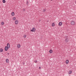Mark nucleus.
<instances>
[{"label": "nucleus", "instance_id": "1", "mask_svg": "<svg viewBox=\"0 0 76 76\" xmlns=\"http://www.w3.org/2000/svg\"><path fill=\"white\" fill-rule=\"evenodd\" d=\"M71 25H75V22L73 21H72L71 22Z\"/></svg>", "mask_w": 76, "mask_h": 76}, {"label": "nucleus", "instance_id": "2", "mask_svg": "<svg viewBox=\"0 0 76 76\" xmlns=\"http://www.w3.org/2000/svg\"><path fill=\"white\" fill-rule=\"evenodd\" d=\"M19 23V21L16 20L15 21V25H18Z\"/></svg>", "mask_w": 76, "mask_h": 76}, {"label": "nucleus", "instance_id": "3", "mask_svg": "<svg viewBox=\"0 0 76 76\" xmlns=\"http://www.w3.org/2000/svg\"><path fill=\"white\" fill-rule=\"evenodd\" d=\"M31 32H35V28H33L31 30Z\"/></svg>", "mask_w": 76, "mask_h": 76}, {"label": "nucleus", "instance_id": "4", "mask_svg": "<svg viewBox=\"0 0 76 76\" xmlns=\"http://www.w3.org/2000/svg\"><path fill=\"white\" fill-rule=\"evenodd\" d=\"M17 47L18 48H20V45L19 44H17Z\"/></svg>", "mask_w": 76, "mask_h": 76}, {"label": "nucleus", "instance_id": "5", "mask_svg": "<svg viewBox=\"0 0 76 76\" xmlns=\"http://www.w3.org/2000/svg\"><path fill=\"white\" fill-rule=\"evenodd\" d=\"M7 47L8 49H9V48H10V44H9V43H8L7 44Z\"/></svg>", "mask_w": 76, "mask_h": 76}, {"label": "nucleus", "instance_id": "6", "mask_svg": "<svg viewBox=\"0 0 76 76\" xmlns=\"http://www.w3.org/2000/svg\"><path fill=\"white\" fill-rule=\"evenodd\" d=\"M62 22H60L58 23L59 26H61L62 25Z\"/></svg>", "mask_w": 76, "mask_h": 76}, {"label": "nucleus", "instance_id": "7", "mask_svg": "<svg viewBox=\"0 0 76 76\" xmlns=\"http://www.w3.org/2000/svg\"><path fill=\"white\" fill-rule=\"evenodd\" d=\"M6 62L7 63H9V60L8 59H6Z\"/></svg>", "mask_w": 76, "mask_h": 76}, {"label": "nucleus", "instance_id": "8", "mask_svg": "<svg viewBox=\"0 0 76 76\" xmlns=\"http://www.w3.org/2000/svg\"><path fill=\"white\" fill-rule=\"evenodd\" d=\"M65 41L67 43V42H69V39L66 38V39H65Z\"/></svg>", "mask_w": 76, "mask_h": 76}, {"label": "nucleus", "instance_id": "9", "mask_svg": "<svg viewBox=\"0 0 76 76\" xmlns=\"http://www.w3.org/2000/svg\"><path fill=\"white\" fill-rule=\"evenodd\" d=\"M55 26V23H53L52 24V26L53 27H54V26Z\"/></svg>", "mask_w": 76, "mask_h": 76}, {"label": "nucleus", "instance_id": "10", "mask_svg": "<svg viewBox=\"0 0 76 76\" xmlns=\"http://www.w3.org/2000/svg\"><path fill=\"white\" fill-rule=\"evenodd\" d=\"M69 60H66V64H67L69 63Z\"/></svg>", "mask_w": 76, "mask_h": 76}, {"label": "nucleus", "instance_id": "11", "mask_svg": "<svg viewBox=\"0 0 76 76\" xmlns=\"http://www.w3.org/2000/svg\"><path fill=\"white\" fill-rule=\"evenodd\" d=\"M5 51H7V50H8V48L7 46L5 47Z\"/></svg>", "mask_w": 76, "mask_h": 76}, {"label": "nucleus", "instance_id": "12", "mask_svg": "<svg viewBox=\"0 0 76 76\" xmlns=\"http://www.w3.org/2000/svg\"><path fill=\"white\" fill-rule=\"evenodd\" d=\"M72 71H69L68 73L69 75H70V74H72Z\"/></svg>", "mask_w": 76, "mask_h": 76}, {"label": "nucleus", "instance_id": "13", "mask_svg": "<svg viewBox=\"0 0 76 76\" xmlns=\"http://www.w3.org/2000/svg\"><path fill=\"white\" fill-rule=\"evenodd\" d=\"M3 51V49H0V53H2Z\"/></svg>", "mask_w": 76, "mask_h": 76}, {"label": "nucleus", "instance_id": "14", "mask_svg": "<svg viewBox=\"0 0 76 76\" xmlns=\"http://www.w3.org/2000/svg\"><path fill=\"white\" fill-rule=\"evenodd\" d=\"M16 18L15 17H14L12 18V20H16Z\"/></svg>", "mask_w": 76, "mask_h": 76}, {"label": "nucleus", "instance_id": "15", "mask_svg": "<svg viewBox=\"0 0 76 76\" xmlns=\"http://www.w3.org/2000/svg\"><path fill=\"white\" fill-rule=\"evenodd\" d=\"M11 15L12 16H13L15 15V13H14V12H12Z\"/></svg>", "mask_w": 76, "mask_h": 76}, {"label": "nucleus", "instance_id": "16", "mask_svg": "<svg viewBox=\"0 0 76 76\" xmlns=\"http://www.w3.org/2000/svg\"><path fill=\"white\" fill-rule=\"evenodd\" d=\"M49 52L50 53H53V50H50Z\"/></svg>", "mask_w": 76, "mask_h": 76}, {"label": "nucleus", "instance_id": "17", "mask_svg": "<svg viewBox=\"0 0 76 76\" xmlns=\"http://www.w3.org/2000/svg\"><path fill=\"white\" fill-rule=\"evenodd\" d=\"M4 22H2L1 23V25H4Z\"/></svg>", "mask_w": 76, "mask_h": 76}, {"label": "nucleus", "instance_id": "18", "mask_svg": "<svg viewBox=\"0 0 76 76\" xmlns=\"http://www.w3.org/2000/svg\"><path fill=\"white\" fill-rule=\"evenodd\" d=\"M23 37L24 38H26V35L24 34L23 36Z\"/></svg>", "mask_w": 76, "mask_h": 76}, {"label": "nucleus", "instance_id": "19", "mask_svg": "<svg viewBox=\"0 0 76 76\" xmlns=\"http://www.w3.org/2000/svg\"><path fill=\"white\" fill-rule=\"evenodd\" d=\"M3 2L4 3H5L6 2V1H5V0H3Z\"/></svg>", "mask_w": 76, "mask_h": 76}, {"label": "nucleus", "instance_id": "20", "mask_svg": "<svg viewBox=\"0 0 76 76\" xmlns=\"http://www.w3.org/2000/svg\"><path fill=\"white\" fill-rule=\"evenodd\" d=\"M45 10H46L45 9H44L43 10V12H45Z\"/></svg>", "mask_w": 76, "mask_h": 76}, {"label": "nucleus", "instance_id": "21", "mask_svg": "<svg viewBox=\"0 0 76 76\" xmlns=\"http://www.w3.org/2000/svg\"><path fill=\"white\" fill-rule=\"evenodd\" d=\"M34 62L35 63H37V61H35Z\"/></svg>", "mask_w": 76, "mask_h": 76}, {"label": "nucleus", "instance_id": "22", "mask_svg": "<svg viewBox=\"0 0 76 76\" xmlns=\"http://www.w3.org/2000/svg\"><path fill=\"white\" fill-rule=\"evenodd\" d=\"M39 69H41V67H39Z\"/></svg>", "mask_w": 76, "mask_h": 76}, {"label": "nucleus", "instance_id": "23", "mask_svg": "<svg viewBox=\"0 0 76 76\" xmlns=\"http://www.w3.org/2000/svg\"><path fill=\"white\" fill-rule=\"evenodd\" d=\"M7 54L8 55H9V53H7Z\"/></svg>", "mask_w": 76, "mask_h": 76}, {"label": "nucleus", "instance_id": "24", "mask_svg": "<svg viewBox=\"0 0 76 76\" xmlns=\"http://www.w3.org/2000/svg\"><path fill=\"white\" fill-rule=\"evenodd\" d=\"M51 0V1H53V0Z\"/></svg>", "mask_w": 76, "mask_h": 76}]
</instances>
